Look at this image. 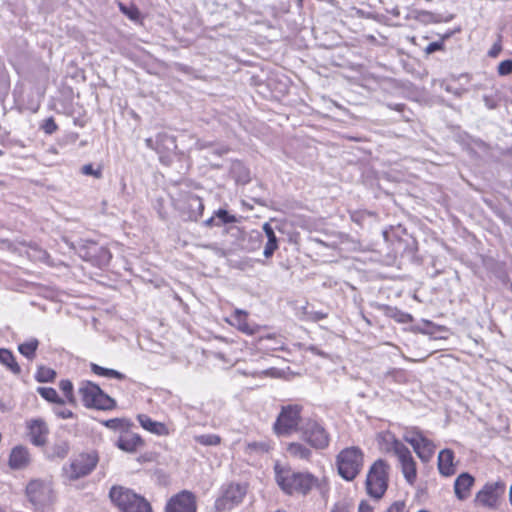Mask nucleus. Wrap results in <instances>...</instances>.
I'll return each mask as SVG.
<instances>
[{
    "label": "nucleus",
    "mask_w": 512,
    "mask_h": 512,
    "mask_svg": "<svg viewBox=\"0 0 512 512\" xmlns=\"http://www.w3.org/2000/svg\"><path fill=\"white\" fill-rule=\"evenodd\" d=\"M275 479L281 490L288 495H306L317 484V479L311 473L295 472L279 465L275 466Z\"/></svg>",
    "instance_id": "f257e3e1"
},
{
    "label": "nucleus",
    "mask_w": 512,
    "mask_h": 512,
    "mask_svg": "<svg viewBox=\"0 0 512 512\" xmlns=\"http://www.w3.org/2000/svg\"><path fill=\"white\" fill-rule=\"evenodd\" d=\"M383 441L387 452H392L398 459L401 471L407 483L413 485L417 479L416 462L411 451L392 433H385Z\"/></svg>",
    "instance_id": "f03ea898"
},
{
    "label": "nucleus",
    "mask_w": 512,
    "mask_h": 512,
    "mask_svg": "<svg viewBox=\"0 0 512 512\" xmlns=\"http://www.w3.org/2000/svg\"><path fill=\"white\" fill-rule=\"evenodd\" d=\"M78 395L86 408L108 411L116 407L115 399L91 381H81L79 383Z\"/></svg>",
    "instance_id": "7ed1b4c3"
},
{
    "label": "nucleus",
    "mask_w": 512,
    "mask_h": 512,
    "mask_svg": "<svg viewBox=\"0 0 512 512\" xmlns=\"http://www.w3.org/2000/svg\"><path fill=\"white\" fill-rule=\"evenodd\" d=\"M109 497L121 512H152L149 502L130 489L114 486Z\"/></svg>",
    "instance_id": "20e7f679"
},
{
    "label": "nucleus",
    "mask_w": 512,
    "mask_h": 512,
    "mask_svg": "<svg viewBox=\"0 0 512 512\" xmlns=\"http://www.w3.org/2000/svg\"><path fill=\"white\" fill-rule=\"evenodd\" d=\"M300 434L304 442L316 450H325L331 442V435L321 420L305 419L300 426Z\"/></svg>",
    "instance_id": "39448f33"
},
{
    "label": "nucleus",
    "mask_w": 512,
    "mask_h": 512,
    "mask_svg": "<svg viewBox=\"0 0 512 512\" xmlns=\"http://www.w3.org/2000/svg\"><path fill=\"white\" fill-rule=\"evenodd\" d=\"M364 454L358 447L352 446L340 451L336 458L339 475L347 480H354L362 470Z\"/></svg>",
    "instance_id": "423d86ee"
},
{
    "label": "nucleus",
    "mask_w": 512,
    "mask_h": 512,
    "mask_svg": "<svg viewBox=\"0 0 512 512\" xmlns=\"http://www.w3.org/2000/svg\"><path fill=\"white\" fill-rule=\"evenodd\" d=\"M302 410L303 407L299 404L282 406L273 424L275 434L278 436H289L294 432H300Z\"/></svg>",
    "instance_id": "0eeeda50"
},
{
    "label": "nucleus",
    "mask_w": 512,
    "mask_h": 512,
    "mask_svg": "<svg viewBox=\"0 0 512 512\" xmlns=\"http://www.w3.org/2000/svg\"><path fill=\"white\" fill-rule=\"evenodd\" d=\"M389 465L382 459L376 460L366 477V491L374 499H381L388 487Z\"/></svg>",
    "instance_id": "6e6552de"
},
{
    "label": "nucleus",
    "mask_w": 512,
    "mask_h": 512,
    "mask_svg": "<svg viewBox=\"0 0 512 512\" xmlns=\"http://www.w3.org/2000/svg\"><path fill=\"white\" fill-rule=\"evenodd\" d=\"M506 485L503 481L486 482L483 487L475 494V506L496 510L501 504L505 494Z\"/></svg>",
    "instance_id": "1a4fd4ad"
},
{
    "label": "nucleus",
    "mask_w": 512,
    "mask_h": 512,
    "mask_svg": "<svg viewBox=\"0 0 512 512\" xmlns=\"http://www.w3.org/2000/svg\"><path fill=\"white\" fill-rule=\"evenodd\" d=\"M247 493V487L239 483H230L221 487L220 496L216 499L214 508L217 512H225L238 506Z\"/></svg>",
    "instance_id": "9d476101"
},
{
    "label": "nucleus",
    "mask_w": 512,
    "mask_h": 512,
    "mask_svg": "<svg viewBox=\"0 0 512 512\" xmlns=\"http://www.w3.org/2000/svg\"><path fill=\"white\" fill-rule=\"evenodd\" d=\"M403 439L413 447L422 462L426 463L432 459L436 446L421 430L416 427L406 429Z\"/></svg>",
    "instance_id": "9b49d317"
},
{
    "label": "nucleus",
    "mask_w": 512,
    "mask_h": 512,
    "mask_svg": "<svg viewBox=\"0 0 512 512\" xmlns=\"http://www.w3.org/2000/svg\"><path fill=\"white\" fill-rule=\"evenodd\" d=\"M29 501L36 509L50 505L54 500V493L50 481L32 480L26 488Z\"/></svg>",
    "instance_id": "f8f14e48"
},
{
    "label": "nucleus",
    "mask_w": 512,
    "mask_h": 512,
    "mask_svg": "<svg viewBox=\"0 0 512 512\" xmlns=\"http://www.w3.org/2000/svg\"><path fill=\"white\" fill-rule=\"evenodd\" d=\"M97 462L96 454H80L68 467L64 468V472L69 479L76 480L90 474L96 467Z\"/></svg>",
    "instance_id": "ddd939ff"
},
{
    "label": "nucleus",
    "mask_w": 512,
    "mask_h": 512,
    "mask_svg": "<svg viewBox=\"0 0 512 512\" xmlns=\"http://www.w3.org/2000/svg\"><path fill=\"white\" fill-rule=\"evenodd\" d=\"M79 254L84 260L98 267L108 265L111 259L110 251L106 247L93 241L87 242V244L80 249Z\"/></svg>",
    "instance_id": "4468645a"
},
{
    "label": "nucleus",
    "mask_w": 512,
    "mask_h": 512,
    "mask_svg": "<svg viewBox=\"0 0 512 512\" xmlns=\"http://www.w3.org/2000/svg\"><path fill=\"white\" fill-rule=\"evenodd\" d=\"M165 512H197L195 495L188 490L177 493L167 501Z\"/></svg>",
    "instance_id": "2eb2a0df"
},
{
    "label": "nucleus",
    "mask_w": 512,
    "mask_h": 512,
    "mask_svg": "<svg viewBox=\"0 0 512 512\" xmlns=\"http://www.w3.org/2000/svg\"><path fill=\"white\" fill-rule=\"evenodd\" d=\"M31 442L36 446H43L47 442L49 428L42 419H33L28 423Z\"/></svg>",
    "instance_id": "dca6fc26"
},
{
    "label": "nucleus",
    "mask_w": 512,
    "mask_h": 512,
    "mask_svg": "<svg viewBox=\"0 0 512 512\" xmlns=\"http://www.w3.org/2000/svg\"><path fill=\"white\" fill-rule=\"evenodd\" d=\"M475 483V478L467 473H461L454 482V493L458 500H466L470 494L471 489Z\"/></svg>",
    "instance_id": "f3484780"
},
{
    "label": "nucleus",
    "mask_w": 512,
    "mask_h": 512,
    "mask_svg": "<svg viewBox=\"0 0 512 512\" xmlns=\"http://www.w3.org/2000/svg\"><path fill=\"white\" fill-rule=\"evenodd\" d=\"M30 463V454L26 447L22 445L15 446L9 455V467L14 470H20Z\"/></svg>",
    "instance_id": "a211bd4d"
},
{
    "label": "nucleus",
    "mask_w": 512,
    "mask_h": 512,
    "mask_svg": "<svg viewBox=\"0 0 512 512\" xmlns=\"http://www.w3.org/2000/svg\"><path fill=\"white\" fill-rule=\"evenodd\" d=\"M137 420L143 429L152 434L157 436H167L170 434V430L165 423L155 421L146 414H138Z\"/></svg>",
    "instance_id": "6ab92c4d"
},
{
    "label": "nucleus",
    "mask_w": 512,
    "mask_h": 512,
    "mask_svg": "<svg viewBox=\"0 0 512 512\" xmlns=\"http://www.w3.org/2000/svg\"><path fill=\"white\" fill-rule=\"evenodd\" d=\"M115 444L119 449L133 453L143 446V440L138 434L130 433L126 430L120 435Z\"/></svg>",
    "instance_id": "aec40b11"
},
{
    "label": "nucleus",
    "mask_w": 512,
    "mask_h": 512,
    "mask_svg": "<svg viewBox=\"0 0 512 512\" xmlns=\"http://www.w3.org/2000/svg\"><path fill=\"white\" fill-rule=\"evenodd\" d=\"M182 209L187 212L190 220L197 221L203 214L204 204L197 195L188 194Z\"/></svg>",
    "instance_id": "412c9836"
},
{
    "label": "nucleus",
    "mask_w": 512,
    "mask_h": 512,
    "mask_svg": "<svg viewBox=\"0 0 512 512\" xmlns=\"http://www.w3.org/2000/svg\"><path fill=\"white\" fill-rule=\"evenodd\" d=\"M438 470L439 473L445 477L455 474L454 452L451 449H443L439 452Z\"/></svg>",
    "instance_id": "4be33fe9"
},
{
    "label": "nucleus",
    "mask_w": 512,
    "mask_h": 512,
    "mask_svg": "<svg viewBox=\"0 0 512 512\" xmlns=\"http://www.w3.org/2000/svg\"><path fill=\"white\" fill-rule=\"evenodd\" d=\"M231 319V324L247 335H253L258 331V326L248 322V313L243 310H235Z\"/></svg>",
    "instance_id": "5701e85b"
},
{
    "label": "nucleus",
    "mask_w": 512,
    "mask_h": 512,
    "mask_svg": "<svg viewBox=\"0 0 512 512\" xmlns=\"http://www.w3.org/2000/svg\"><path fill=\"white\" fill-rule=\"evenodd\" d=\"M377 308L381 310L385 316L394 319L398 323L406 324L412 322L413 320V317L409 313L403 312L397 307L378 304Z\"/></svg>",
    "instance_id": "b1692460"
},
{
    "label": "nucleus",
    "mask_w": 512,
    "mask_h": 512,
    "mask_svg": "<svg viewBox=\"0 0 512 512\" xmlns=\"http://www.w3.org/2000/svg\"><path fill=\"white\" fill-rule=\"evenodd\" d=\"M262 228L267 237V242L263 250V255L265 258L269 259L278 249V240L274 232V229L269 223H264Z\"/></svg>",
    "instance_id": "393cba45"
},
{
    "label": "nucleus",
    "mask_w": 512,
    "mask_h": 512,
    "mask_svg": "<svg viewBox=\"0 0 512 512\" xmlns=\"http://www.w3.org/2000/svg\"><path fill=\"white\" fill-rule=\"evenodd\" d=\"M286 451L291 457L306 461H309L313 455L311 448L300 442L289 443Z\"/></svg>",
    "instance_id": "a878e982"
},
{
    "label": "nucleus",
    "mask_w": 512,
    "mask_h": 512,
    "mask_svg": "<svg viewBox=\"0 0 512 512\" xmlns=\"http://www.w3.org/2000/svg\"><path fill=\"white\" fill-rule=\"evenodd\" d=\"M156 148L158 154L173 151L177 148L175 137L167 133H159L155 138Z\"/></svg>",
    "instance_id": "bb28decb"
},
{
    "label": "nucleus",
    "mask_w": 512,
    "mask_h": 512,
    "mask_svg": "<svg viewBox=\"0 0 512 512\" xmlns=\"http://www.w3.org/2000/svg\"><path fill=\"white\" fill-rule=\"evenodd\" d=\"M0 363L14 375H19L21 373V367L9 349L0 348Z\"/></svg>",
    "instance_id": "cd10ccee"
},
{
    "label": "nucleus",
    "mask_w": 512,
    "mask_h": 512,
    "mask_svg": "<svg viewBox=\"0 0 512 512\" xmlns=\"http://www.w3.org/2000/svg\"><path fill=\"white\" fill-rule=\"evenodd\" d=\"M101 423L111 430L120 431L122 433L126 430H129L130 426L132 425L130 420L126 418H112L104 420Z\"/></svg>",
    "instance_id": "c85d7f7f"
},
{
    "label": "nucleus",
    "mask_w": 512,
    "mask_h": 512,
    "mask_svg": "<svg viewBox=\"0 0 512 512\" xmlns=\"http://www.w3.org/2000/svg\"><path fill=\"white\" fill-rule=\"evenodd\" d=\"M91 371L95 373L98 376L107 377V378H115L118 380H124L126 376L114 369L104 368L102 366H99L97 364L92 363L91 364Z\"/></svg>",
    "instance_id": "c756f323"
},
{
    "label": "nucleus",
    "mask_w": 512,
    "mask_h": 512,
    "mask_svg": "<svg viewBox=\"0 0 512 512\" xmlns=\"http://www.w3.org/2000/svg\"><path fill=\"white\" fill-rule=\"evenodd\" d=\"M37 392L46 401L55 403L58 405H64L65 401L59 397L57 391L52 387H38Z\"/></svg>",
    "instance_id": "7c9ffc66"
},
{
    "label": "nucleus",
    "mask_w": 512,
    "mask_h": 512,
    "mask_svg": "<svg viewBox=\"0 0 512 512\" xmlns=\"http://www.w3.org/2000/svg\"><path fill=\"white\" fill-rule=\"evenodd\" d=\"M59 388L65 395L66 400L64 401L71 405H76L77 400L74 395V387L72 382L68 379H63L59 382Z\"/></svg>",
    "instance_id": "2f4dec72"
},
{
    "label": "nucleus",
    "mask_w": 512,
    "mask_h": 512,
    "mask_svg": "<svg viewBox=\"0 0 512 512\" xmlns=\"http://www.w3.org/2000/svg\"><path fill=\"white\" fill-rule=\"evenodd\" d=\"M39 342L37 339L33 338L29 341H26L18 346L19 352L28 359H33L35 357L36 350L38 348Z\"/></svg>",
    "instance_id": "473e14b6"
},
{
    "label": "nucleus",
    "mask_w": 512,
    "mask_h": 512,
    "mask_svg": "<svg viewBox=\"0 0 512 512\" xmlns=\"http://www.w3.org/2000/svg\"><path fill=\"white\" fill-rule=\"evenodd\" d=\"M56 377V372L52 368L40 366L35 374V379L39 383L52 382Z\"/></svg>",
    "instance_id": "72a5a7b5"
},
{
    "label": "nucleus",
    "mask_w": 512,
    "mask_h": 512,
    "mask_svg": "<svg viewBox=\"0 0 512 512\" xmlns=\"http://www.w3.org/2000/svg\"><path fill=\"white\" fill-rule=\"evenodd\" d=\"M194 440L203 446H217L221 443V437L217 434L197 435Z\"/></svg>",
    "instance_id": "f704fd0d"
},
{
    "label": "nucleus",
    "mask_w": 512,
    "mask_h": 512,
    "mask_svg": "<svg viewBox=\"0 0 512 512\" xmlns=\"http://www.w3.org/2000/svg\"><path fill=\"white\" fill-rule=\"evenodd\" d=\"M215 218L218 220L215 225L220 226L222 224L234 223L236 222V217L228 213V211L224 209H219L215 212Z\"/></svg>",
    "instance_id": "c9c22d12"
},
{
    "label": "nucleus",
    "mask_w": 512,
    "mask_h": 512,
    "mask_svg": "<svg viewBox=\"0 0 512 512\" xmlns=\"http://www.w3.org/2000/svg\"><path fill=\"white\" fill-rule=\"evenodd\" d=\"M119 8L129 19L133 21H137L140 18V12L135 6L127 7L120 3Z\"/></svg>",
    "instance_id": "e433bc0d"
},
{
    "label": "nucleus",
    "mask_w": 512,
    "mask_h": 512,
    "mask_svg": "<svg viewBox=\"0 0 512 512\" xmlns=\"http://www.w3.org/2000/svg\"><path fill=\"white\" fill-rule=\"evenodd\" d=\"M41 129L46 133V134H53L54 132L57 131L58 129V126L54 120L53 117H49L47 119H45L43 121V123L41 124Z\"/></svg>",
    "instance_id": "4c0bfd02"
},
{
    "label": "nucleus",
    "mask_w": 512,
    "mask_h": 512,
    "mask_svg": "<svg viewBox=\"0 0 512 512\" xmlns=\"http://www.w3.org/2000/svg\"><path fill=\"white\" fill-rule=\"evenodd\" d=\"M84 175L93 176L97 179L102 177V169L100 167L94 168L92 164H86L81 168Z\"/></svg>",
    "instance_id": "58836bf2"
},
{
    "label": "nucleus",
    "mask_w": 512,
    "mask_h": 512,
    "mask_svg": "<svg viewBox=\"0 0 512 512\" xmlns=\"http://www.w3.org/2000/svg\"><path fill=\"white\" fill-rule=\"evenodd\" d=\"M497 72L500 76H507L512 74V60L501 61L497 67Z\"/></svg>",
    "instance_id": "ea45409f"
},
{
    "label": "nucleus",
    "mask_w": 512,
    "mask_h": 512,
    "mask_svg": "<svg viewBox=\"0 0 512 512\" xmlns=\"http://www.w3.org/2000/svg\"><path fill=\"white\" fill-rule=\"evenodd\" d=\"M54 413L61 419H70L74 417V413L71 410L65 408L63 405H58L55 407Z\"/></svg>",
    "instance_id": "a19ab883"
},
{
    "label": "nucleus",
    "mask_w": 512,
    "mask_h": 512,
    "mask_svg": "<svg viewBox=\"0 0 512 512\" xmlns=\"http://www.w3.org/2000/svg\"><path fill=\"white\" fill-rule=\"evenodd\" d=\"M441 87L448 93L453 94L456 97H461L465 92L466 89L462 87H453L452 85L448 83H443Z\"/></svg>",
    "instance_id": "79ce46f5"
},
{
    "label": "nucleus",
    "mask_w": 512,
    "mask_h": 512,
    "mask_svg": "<svg viewBox=\"0 0 512 512\" xmlns=\"http://www.w3.org/2000/svg\"><path fill=\"white\" fill-rule=\"evenodd\" d=\"M444 49V41H435L428 44V46L425 48V52L427 54H432L436 51L443 50Z\"/></svg>",
    "instance_id": "37998d69"
},
{
    "label": "nucleus",
    "mask_w": 512,
    "mask_h": 512,
    "mask_svg": "<svg viewBox=\"0 0 512 512\" xmlns=\"http://www.w3.org/2000/svg\"><path fill=\"white\" fill-rule=\"evenodd\" d=\"M483 101L488 109H495L498 106V99L494 95H484Z\"/></svg>",
    "instance_id": "c03bdc74"
},
{
    "label": "nucleus",
    "mask_w": 512,
    "mask_h": 512,
    "mask_svg": "<svg viewBox=\"0 0 512 512\" xmlns=\"http://www.w3.org/2000/svg\"><path fill=\"white\" fill-rule=\"evenodd\" d=\"M248 449L251 451H261L266 452L268 451V445L263 442H252L247 445Z\"/></svg>",
    "instance_id": "a18cd8bd"
},
{
    "label": "nucleus",
    "mask_w": 512,
    "mask_h": 512,
    "mask_svg": "<svg viewBox=\"0 0 512 512\" xmlns=\"http://www.w3.org/2000/svg\"><path fill=\"white\" fill-rule=\"evenodd\" d=\"M405 508V502L396 501L385 512H403Z\"/></svg>",
    "instance_id": "49530a36"
},
{
    "label": "nucleus",
    "mask_w": 512,
    "mask_h": 512,
    "mask_svg": "<svg viewBox=\"0 0 512 512\" xmlns=\"http://www.w3.org/2000/svg\"><path fill=\"white\" fill-rule=\"evenodd\" d=\"M365 216L366 213L361 211H353L350 214L351 220L356 222L357 224H362V221L364 220Z\"/></svg>",
    "instance_id": "de8ad7c7"
},
{
    "label": "nucleus",
    "mask_w": 512,
    "mask_h": 512,
    "mask_svg": "<svg viewBox=\"0 0 512 512\" xmlns=\"http://www.w3.org/2000/svg\"><path fill=\"white\" fill-rule=\"evenodd\" d=\"M253 377H258V378H262V377H267V376H274L275 375V369H267V370H263V371H257V372H254L251 374Z\"/></svg>",
    "instance_id": "09e8293b"
},
{
    "label": "nucleus",
    "mask_w": 512,
    "mask_h": 512,
    "mask_svg": "<svg viewBox=\"0 0 512 512\" xmlns=\"http://www.w3.org/2000/svg\"><path fill=\"white\" fill-rule=\"evenodd\" d=\"M358 512H374V509L368 502L361 501L358 507Z\"/></svg>",
    "instance_id": "8fccbe9b"
},
{
    "label": "nucleus",
    "mask_w": 512,
    "mask_h": 512,
    "mask_svg": "<svg viewBox=\"0 0 512 512\" xmlns=\"http://www.w3.org/2000/svg\"><path fill=\"white\" fill-rule=\"evenodd\" d=\"M501 51V45L500 44H494L493 47L489 50L488 55L490 57H497L498 54Z\"/></svg>",
    "instance_id": "3c124183"
},
{
    "label": "nucleus",
    "mask_w": 512,
    "mask_h": 512,
    "mask_svg": "<svg viewBox=\"0 0 512 512\" xmlns=\"http://www.w3.org/2000/svg\"><path fill=\"white\" fill-rule=\"evenodd\" d=\"M326 317H327V314L323 313V312H320V311L311 313V319H313L315 321H319V320L325 319Z\"/></svg>",
    "instance_id": "603ef678"
},
{
    "label": "nucleus",
    "mask_w": 512,
    "mask_h": 512,
    "mask_svg": "<svg viewBox=\"0 0 512 512\" xmlns=\"http://www.w3.org/2000/svg\"><path fill=\"white\" fill-rule=\"evenodd\" d=\"M159 159H160V162L163 163L164 165H170L171 164V158L166 153L159 154Z\"/></svg>",
    "instance_id": "864d4df0"
},
{
    "label": "nucleus",
    "mask_w": 512,
    "mask_h": 512,
    "mask_svg": "<svg viewBox=\"0 0 512 512\" xmlns=\"http://www.w3.org/2000/svg\"><path fill=\"white\" fill-rule=\"evenodd\" d=\"M388 108L392 109V110H395V111H398V112H402L405 108V105L402 104V103H397V104H387Z\"/></svg>",
    "instance_id": "5fc2aeb1"
},
{
    "label": "nucleus",
    "mask_w": 512,
    "mask_h": 512,
    "mask_svg": "<svg viewBox=\"0 0 512 512\" xmlns=\"http://www.w3.org/2000/svg\"><path fill=\"white\" fill-rule=\"evenodd\" d=\"M331 512H348L344 504H335Z\"/></svg>",
    "instance_id": "6e6d98bb"
},
{
    "label": "nucleus",
    "mask_w": 512,
    "mask_h": 512,
    "mask_svg": "<svg viewBox=\"0 0 512 512\" xmlns=\"http://www.w3.org/2000/svg\"><path fill=\"white\" fill-rule=\"evenodd\" d=\"M213 152L219 156L224 155L228 152V148L225 146L218 147L213 150Z\"/></svg>",
    "instance_id": "4d7b16f0"
},
{
    "label": "nucleus",
    "mask_w": 512,
    "mask_h": 512,
    "mask_svg": "<svg viewBox=\"0 0 512 512\" xmlns=\"http://www.w3.org/2000/svg\"><path fill=\"white\" fill-rule=\"evenodd\" d=\"M195 146H196V149H198V150H203V149H205V148L210 147V144H208V143H205V142H202V141L198 140V141L195 143Z\"/></svg>",
    "instance_id": "13d9d810"
},
{
    "label": "nucleus",
    "mask_w": 512,
    "mask_h": 512,
    "mask_svg": "<svg viewBox=\"0 0 512 512\" xmlns=\"http://www.w3.org/2000/svg\"><path fill=\"white\" fill-rule=\"evenodd\" d=\"M145 143H146V146H147L148 148H151V149H154V150H155V148H156V142H155V140H153L152 138H147V139L145 140Z\"/></svg>",
    "instance_id": "bf43d9fd"
},
{
    "label": "nucleus",
    "mask_w": 512,
    "mask_h": 512,
    "mask_svg": "<svg viewBox=\"0 0 512 512\" xmlns=\"http://www.w3.org/2000/svg\"><path fill=\"white\" fill-rule=\"evenodd\" d=\"M7 411V406L5 405V403L0 400V412L4 413Z\"/></svg>",
    "instance_id": "052dcab7"
},
{
    "label": "nucleus",
    "mask_w": 512,
    "mask_h": 512,
    "mask_svg": "<svg viewBox=\"0 0 512 512\" xmlns=\"http://www.w3.org/2000/svg\"><path fill=\"white\" fill-rule=\"evenodd\" d=\"M214 219H215V216H214V217H210L209 219H207V220L205 221V224H206L207 226H211V225L214 223Z\"/></svg>",
    "instance_id": "680f3d73"
},
{
    "label": "nucleus",
    "mask_w": 512,
    "mask_h": 512,
    "mask_svg": "<svg viewBox=\"0 0 512 512\" xmlns=\"http://www.w3.org/2000/svg\"><path fill=\"white\" fill-rule=\"evenodd\" d=\"M390 375H394V374H402V371L401 370H393L391 372H389Z\"/></svg>",
    "instance_id": "e2e57ef3"
},
{
    "label": "nucleus",
    "mask_w": 512,
    "mask_h": 512,
    "mask_svg": "<svg viewBox=\"0 0 512 512\" xmlns=\"http://www.w3.org/2000/svg\"><path fill=\"white\" fill-rule=\"evenodd\" d=\"M509 501H510V504L512 505V486L510 487V490H509Z\"/></svg>",
    "instance_id": "0e129e2a"
},
{
    "label": "nucleus",
    "mask_w": 512,
    "mask_h": 512,
    "mask_svg": "<svg viewBox=\"0 0 512 512\" xmlns=\"http://www.w3.org/2000/svg\"><path fill=\"white\" fill-rule=\"evenodd\" d=\"M4 155V151L0 149V157Z\"/></svg>",
    "instance_id": "69168bd1"
},
{
    "label": "nucleus",
    "mask_w": 512,
    "mask_h": 512,
    "mask_svg": "<svg viewBox=\"0 0 512 512\" xmlns=\"http://www.w3.org/2000/svg\"><path fill=\"white\" fill-rule=\"evenodd\" d=\"M449 36H450V34H446V35L444 36V39L449 38Z\"/></svg>",
    "instance_id": "338daca9"
},
{
    "label": "nucleus",
    "mask_w": 512,
    "mask_h": 512,
    "mask_svg": "<svg viewBox=\"0 0 512 512\" xmlns=\"http://www.w3.org/2000/svg\"><path fill=\"white\" fill-rule=\"evenodd\" d=\"M418 512H429V511H427V510H420V511H418Z\"/></svg>",
    "instance_id": "774afa93"
}]
</instances>
